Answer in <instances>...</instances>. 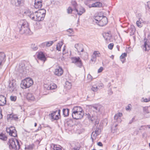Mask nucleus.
<instances>
[{
	"label": "nucleus",
	"instance_id": "f257e3e1",
	"mask_svg": "<svg viewBox=\"0 0 150 150\" xmlns=\"http://www.w3.org/2000/svg\"><path fill=\"white\" fill-rule=\"evenodd\" d=\"M90 108L92 112L88 113L86 115L88 119L93 122L94 120L98 119L96 114L97 113H101L103 111V108L100 105L96 104L90 106Z\"/></svg>",
	"mask_w": 150,
	"mask_h": 150
},
{
	"label": "nucleus",
	"instance_id": "f03ea898",
	"mask_svg": "<svg viewBox=\"0 0 150 150\" xmlns=\"http://www.w3.org/2000/svg\"><path fill=\"white\" fill-rule=\"evenodd\" d=\"M17 27L19 32L21 34L28 35L30 33V30L28 27V24L25 20L19 21L17 23Z\"/></svg>",
	"mask_w": 150,
	"mask_h": 150
},
{
	"label": "nucleus",
	"instance_id": "7ed1b4c3",
	"mask_svg": "<svg viewBox=\"0 0 150 150\" xmlns=\"http://www.w3.org/2000/svg\"><path fill=\"white\" fill-rule=\"evenodd\" d=\"M95 124L93 127V131L91 134V139H92V142L93 141V139H95L98 135L101 132V127L100 126H98L99 123V120L98 119H97L95 120Z\"/></svg>",
	"mask_w": 150,
	"mask_h": 150
},
{
	"label": "nucleus",
	"instance_id": "20e7f679",
	"mask_svg": "<svg viewBox=\"0 0 150 150\" xmlns=\"http://www.w3.org/2000/svg\"><path fill=\"white\" fill-rule=\"evenodd\" d=\"M45 13L46 11L44 9H41L35 12V16H36V18H35L34 16L32 15L33 20L38 21L43 20L45 16Z\"/></svg>",
	"mask_w": 150,
	"mask_h": 150
},
{
	"label": "nucleus",
	"instance_id": "39448f33",
	"mask_svg": "<svg viewBox=\"0 0 150 150\" xmlns=\"http://www.w3.org/2000/svg\"><path fill=\"white\" fill-rule=\"evenodd\" d=\"M33 83V81L31 78H27L22 81L21 86L22 88H29Z\"/></svg>",
	"mask_w": 150,
	"mask_h": 150
},
{
	"label": "nucleus",
	"instance_id": "423d86ee",
	"mask_svg": "<svg viewBox=\"0 0 150 150\" xmlns=\"http://www.w3.org/2000/svg\"><path fill=\"white\" fill-rule=\"evenodd\" d=\"M15 140L17 144V146L16 144L15 140L13 139H10L9 140L8 143V144L9 145L10 149H12L14 150H17L19 149L20 146L19 144L18 141L16 139Z\"/></svg>",
	"mask_w": 150,
	"mask_h": 150
},
{
	"label": "nucleus",
	"instance_id": "0eeeda50",
	"mask_svg": "<svg viewBox=\"0 0 150 150\" xmlns=\"http://www.w3.org/2000/svg\"><path fill=\"white\" fill-rule=\"evenodd\" d=\"M72 62L74 63L79 67L82 66L83 64L81 60L79 57H74L71 58Z\"/></svg>",
	"mask_w": 150,
	"mask_h": 150
},
{
	"label": "nucleus",
	"instance_id": "6e6552de",
	"mask_svg": "<svg viewBox=\"0 0 150 150\" xmlns=\"http://www.w3.org/2000/svg\"><path fill=\"white\" fill-rule=\"evenodd\" d=\"M6 131L11 136L14 137H16L17 136V131L14 127L11 126L9 128H6Z\"/></svg>",
	"mask_w": 150,
	"mask_h": 150
},
{
	"label": "nucleus",
	"instance_id": "1a4fd4ad",
	"mask_svg": "<svg viewBox=\"0 0 150 150\" xmlns=\"http://www.w3.org/2000/svg\"><path fill=\"white\" fill-rule=\"evenodd\" d=\"M84 115V112H72V116L74 119L78 120L82 118Z\"/></svg>",
	"mask_w": 150,
	"mask_h": 150
},
{
	"label": "nucleus",
	"instance_id": "9d476101",
	"mask_svg": "<svg viewBox=\"0 0 150 150\" xmlns=\"http://www.w3.org/2000/svg\"><path fill=\"white\" fill-rule=\"evenodd\" d=\"M74 47L78 52H83L84 51L83 45L81 43H77L75 45Z\"/></svg>",
	"mask_w": 150,
	"mask_h": 150
},
{
	"label": "nucleus",
	"instance_id": "9b49d317",
	"mask_svg": "<svg viewBox=\"0 0 150 150\" xmlns=\"http://www.w3.org/2000/svg\"><path fill=\"white\" fill-rule=\"evenodd\" d=\"M108 23L107 18L105 16H103L100 21L99 22L98 25L103 26L106 25Z\"/></svg>",
	"mask_w": 150,
	"mask_h": 150
},
{
	"label": "nucleus",
	"instance_id": "f8f14e48",
	"mask_svg": "<svg viewBox=\"0 0 150 150\" xmlns=\"http://www.w3.org/2000/svg\"><path fill=\"white\" fill-rule=\"evenodd\" d=\"M63 72V71L62 67H58L55 69L54 71V73L55 75L60 76L62 75Z\"/></svg>",
	"mask_w": 150,
	"mask_h": 150
},
{
	"label": "nucleus",
	"instance_id": "ddd939ff",
	"mask_svg": "<svg viewBox=\"0 0 150 150\" xmlns=\"http://www.w3.org/2000/svg\"><path fill=\"white\" fill-rule=\"evenodd\" d=\"M16 83L14 80H13L9 84L8 89L11 92L13 91L16 88Z\"/></svg>",
	"mask_w": 150,
	"mask_h": 150
},
{
	"label": "nucleus",
	"instance_id": "4468645a",
	"mask_svg": "<svg viewBox=\"0 0 150 150\" xmlns=\"http://www.w3.org/2000/svg\"><path fill=\"white\" fill-rule=\"evenodd\" d=\"M42 0H35V7L36 8H41L42 6Z\"/></svg>",
	"mask_w": 150,
	"mask_h": 150
},
{
	"label": "nucleus",
	"instance_id": "2eb2a0df",
	"mask_svg": "<svg viewBox=\"0 0 150 150\" xmlns=\"http://www.w3.org/2000/svg\"><path fill=\"white\" fill-rule=\"evenodd\" d=\"M103 36L107 41H110L111 39V35L108 32L103 33Z\"/></svg>",
	"mask_w": 150,
	"mask_h": 150
},
{
	"label": "nucleus",
	"instance_id": "dca6fc26",
	"mask_svg": "<svg viewBox=\"0 0 150 150\" xmlns=\"http://www.w3.org/2000/svg\"><path fill=\"white\" fill-rule=\"evenodd\" d=\"M122 116V114L121 113H119L116 114L114 116L115 120L118 122H120L121 121L120 118Z\"/></svg>",
	"mask_w": 150,
	"mask_h": 150
},
{
	"label": "nucleus",
	"instance_id": "f3484780",
	"mask_svg": "<svg viewBox=\"0 0 150 150\" xmlns=\"http://www.w3.org/2000/svg\"><path fill=\"white\" fill-rule=\"evenodd\" d=\"M6 103V98L2 95H0V106H3Z\"/></svg>",
	"mask_w": 150,
	"mask_h": 150
},
{
	"label": "nucleus",
	"instance_id": "a211bd4d",
	"mask_svg": "<svg viewBox=\"0 0 150 150\" xmlns=\"http://www.w3.org/2000/svg\"><path fill=\"white\" fill-rule=\"evenodd\" d=\"M102 4L99 2H96L95 3L92 4L91 5L89 6V7H97L100 8L102 6Z\"/></svg>",
	"mask_w": 150,
	"mask_h": 150
},
{
	"label": "nucleus",
	"instance_id": "6ab92c4d",
	"mask_svg": "<svg viewBox=\"0 0 150 150\" xmlns=\"http://www.w3.org/2000/svg\"><path fill=\"white\" fill-rule=\"evenodd\" d=\"M5 54L4 53L0 52V65L5 61Z\"/></svg>",
	"mask_w": 150,
	"mask_h": 150
},
{
	"label": "nucleus",
	"instance_id": "aec40b11",
	"mask_svg": "<svg viewBox=\"0 0 150 150\" xmlns=\"http://www.w3.org/2000/svg\"><path fill=\"white\" fill-rule=\"evenodd\" d=\"M143 49L145 51H148L150 49V43L146 41L144 42Z\"/></svg>",
	"mask_w": 150,
	"mask_h": 150
},
{
	"label": "nucleus",
	"instance_id": "412c9836",
	"mask_svg": "<svg viewBox=\"0 0 150 150\" xmlns=\"http://www.w3.org/2000/svg\"><path fill=\"white\" fill-rule=\"evenodd\" d=\"M72 112H83V110L81 107L79 106H76L74 107L73 108Z\"/></svg>",
	"mask_w": 150,
	"mask_h": 150
},
{
	"label": "nucleus",
	"instance_id": "4be33fe9",
	"mask_svg": "<svg viewBox=\"0 0 150 150\" xmlns=\"http://www.w3.org/2000/svg\"><path fill=\"white\" fill-rule=\"evenodd\" d=\"M12 4L16 6H18L23 2V0H12Z\"/></svg>",
	"mask_w": 150,
	"mask_h": 150
},
{
	"label": "nucleus",
	"instance_id": "5701e85b",
	"mask_svg": "<svg viewBox=\"0 0 150 150\" xmlns=\"http://www.w3.org/2000/svg\"><path fill=\"white\" fill-rule=\"evenodd\" d=\"M38 58L40 60L45 62L46 58L45 56L42 52H41L39 53L38 55Z\"/></svg>",
	"mask_w": 150,
	"mask_h": 150
},
{
	"label": "nucleus",
	"instance_id": "b1692460",
	"mask_svg": "<svg viewBox=\"0 0 150 150\" xmlns=\"http://www.w3.org/2000/svg\"><path fill=\"white\" fill-rule=\"evenodd\" d=\"M75 10L77 12V14L79 15H81L83 13L85 12V9L82 7H80L79 10L77 9H76Z\"/></svg>",
	"mask_w": 150,
	"mask_h": 150
},
{
	"label": "nucleus",
	"instance_id": "393cba45",
	"mask_svg": "<svg viewBox=\"0 0 150 150\" xmlns=\"http://www.w3.org/2000/svg\"><path fill=\"white\" fill-rule=\"evenodd\" d=\"M7 118L11 120H16L18 119V118L16 115L10 114L9 116H8Z\"/></svg>",
	"mask_w": 150,
	"mask_h": 150
},
{
	"label": "nucleus",
	"instance_id": "a878e982",
	"mask_svg": "<svg viewBox=\"0 0 150 150\" xmlns=\"http://www.w3.org/2000/svg\"><path fill=\"white\" fill-rule=\"evenodd\" d=\"M117 124H115L113 125L111 128V132L113 133H114L117 132Z\"/></svg>",
	"mask_w": 150,
	"mask_h": 150
},
{
	"label": "nucleus",
	"instance_id": "bb28decb",
	"mask_svg": "<svg viewBox=\"0 0 150 150\" xmlns=\"http://www.w3.org/2000/svg\"><path fill=\"white\" fill-rule=\"evenodd\" d=\"M27 98L28 99L31 100H34L35 99L33 95L32 94L30 93L28 94L27 96Z\"/></svg>",
	"mask_w": 150,
	"mask_h": 150
},
{
	"label": "nucleus",
	"instance_id": "cd10ccee",
	"mask_svg": "<svg viewBox=\"0 0 150 150\" xmlns=\"http://www.w3.org/2000/svg\"><path fill=\"white\" fill-rule=\"evenodd\" d=\"M54 43L53 41H50L48 42H46L42 43V45L45 46H46L47 47H50L51 45Z\"/></svg>",
	"mask_w": 150,
	"mask_h": 150
},
{
	"label": "nucleus",
	"instance_id": "c85d7f7f",
	"mask_svg": "<svg viewBox=\"0 0 150 150\" xmlns=\"http://www.w3.org/2000/svg\"><path fill=\"white\" fill-rule=\"evenodd\" d=\"M142 20L141 18H139V20L137 21L136 24L137 26L139 28H141L143 26V23L144 21L142 22H141Z\"/></svg>",
	"mask_w": 150,
	"mask_h": 150
},
{
	"label": "nucleus",
	"instance_id": "c756f323",
	"mask_svg": "<svg viewBox=\"0 0 150 150\" xmlns=\"http://www.w3.org/2000/svg\"><path fill=\"white\" fill-rule=\"evenodd\" d=\"M69 110L68 109H63V115L64 116L66 117L68 115Z\"/></svg>",
	"mask_w": 150,
	"mask_h": 150
},
{
	"label": "nucleus",
	"instance_id": "7c9ffc66",
	"mask_svg": "<svg viewBox=\"0 0 150 150\" xmlns=\"http://www.w3.org/2000/svg\"><path fill=\"white\" fill-rule=\"evenodd\" d=\"M149 108L147 106H145L143 107V111L145 114H148L149 113L150 111L149 110Z\"/></svg>",
	"mask_w": 150,
	"mask_h": 150
},
{
	"label": "nucleus",
	"instance_id": "2f4dec72",
	"mask_svg": "<svg viewBox=\"0 0 150 150\" xmlns=\"http://www.w3.org/2000/svg\"><path fill=\"white\" fill-rule=\"evenodd\" d=\"M57 88V85L54 83H52L50 84V90L55 89Z\"/></svg>",
	"mask_w": 150,
	"mask_h": 150
},
{
	"label": "nucleus",
	"instance_id": "473e14b6",
	"mask_svg": "<svg viewBox=\"0 0 150 150\" xmlns=\"http://www.w3.org/2000/svg\"><path fill=\"white\" fill-rule=\"evenodd\" d=\"M7 137L6 135L2 133H0V139L2 140L5 141L7 139Z\"/></svg>",
	"mask_w": 150,
	"mask_h": 150
},
{
	"label": "nucleus",
	"instance_id": "72a5a7b5",
	"mask_svg": "<svg viewBox=\"0 0 150 150\" xmlns=\"http://www.w3.org/2000/svg\"><path fill=\"white\" fill-rule=\"evenodd\" d=\"M103 16H97L96 17H95V20L96 21H97V22H96V23L98 24L99 22L100 21Z\"/></svg>",
	"mask_w": 150,
	"mask_h": 150
},
{
	"label": "nucleus",
	"instance_id": "f704fd0d",
	"mask_svg": "<svg viewBox=\"0 0 150 150\" xmlns=\"http://www.w3.org/2000/svg\"><path fill=\"white\" fill-rule=\"evenodd\" d=\"M65 87H66L68 89H69L71 88V83L68 81H67L65 82Z\"/></svg>",
	"mask_w": 150,
	"mask_h": 150
},
{
	"label": "nucleus",
	"instance_id": "c9c22d12",
	"mask_svg": "<svg viewBox=\"0 0 150 150\" xmlns=\"http://www.w3.org/2000/svg\"><path fill=\"white\" fill-rule=\"evenodd\" d=\"M33 12L29 10H26L24 11V13L26 14L27 16H29L30 18V15L32 14Z\"/></svg>",
	"mask_w": 150,
	"mask_h": 150
},
{
	"label": "nucleus",
	"instance_id": "e433bc0d",
	"mask_svg": "<svg viewBox=\"0 0 150 150\" xmlns=\"http://www.w3.org/2000/svg\"><path fill=\"white\" fill-rule=\"evenodd\" d=\"M63 45L62 42H59L57 45L56 49L57 50L59 51H60V49Z\"/></svg>",
	"mask_w": 150,
	"mask_h": 150
},
{
	"label": "nucleus",
	"instance_id": "4c0bfd02",
	"mask_svg": "<svg viewBox=\"0 0 150 150\" xmlns=\"http://www.w3.org/2000/svg\"><path fill=\"white\" fill-rule=\"evenodd\" d=\"M96 58L97 57L94 54H93L91 56V61L94 63L96 60Z\"/></svg>",
	"mask_w": 150,
	"mask_h": 150
},
{
	"label": "nucleus",
	"instance_id": "58836bf2",
	"mask_svg": "<svg viewBox=\"0 0 150 150\" xmlns=\"http://www.w3.org/2000/svg\"><path fill=\"white\" fill-rule=\"evenodd\" d=\"M98 89V88L96 85L93 86L91 88V90L94 92L97 91Z\"/></svg>",
	"mask_w": 150,
	"mask_h": 150
},
{
	"label": "nucleus",
	"instance_id": "ea45409f",
	"mask_svg": "<svg viewBox=\"0 0 150 150\" xmlns=\"http://www.w3.org/2000/svg\"><path fill=\"white\" fill-rule=\"evenodd\" d=\"M71 4L74 7L75 10H76L77 6L76 2L75 1H72L71 2Z\"/></svg>",
	"mask_w": 150,
	"mask_h": 150
},
{
	"label": "nucleus",
	"instance_id": "a19ab883",
	"mask_svg": "<svg viewBox=\"0 0 150 150\" xmlns=\"http://www.w3.org/2000/svg\"><path fill=\"white\" fill-rule=\"evenodd\" d=\"M51 150H61V149L57 146V145L53 144V148H52Z\"/></svg>",
	"mask_w": 150,
	"mask_h": 150
},
{
	"label": "nucleus",
	"instance_id": "79ce46f5",
	"mask_svg": "<svg viewBox=\"0 0 150 150\" xmlns=\"http://www.w3.org/2000/svg\"><path fill=\"white\" fill-rule=\"evenodd\" d=\"M24 68V65L23 64H22L21 65H20L19 70L21 71H20L21 72H22V71H23Z\"/></svg>",
	"mask_w": 150,
	"mask_h": 150
},
{
	"label": "nucleus",
	"instance_id": "37998d69",
	"mask_svg": "<svg viewBox=\"0 0 150 150\" xmlns=\"http://www.w3.org/2000/svg\"><path fill=\"white\" fill-rule=\"evenodd\" d=\"M93 54L95 55L96 57H100V55L99 52L98 51H95Z\"/></svg>",
	"mask_w": 150,
	"mask_h": 150
},
{
	"label": "nucleus",
	"instance_id": "c03bdc74",
	"mask_svg": "<svg viewBox=\"0 0 150 150\" xmlns=\"http://www.w3.org/2000/svg\"><path fill=\"white\" fill-rule=\"evenodd\" d=\"M44 88L47 90H50V84H45L44 85Z\"/></svg>",
	"mask_w": 150,
	"mask_h": 150
},
{
	"label": "nucleus",
	"instance_id": "a18cd8bd",
	"mask_svg": "<svg viewBox=\"0 0 150 150\" xmlns=\"http://www.w3.org/2000/svg\"><path fill=\"white\" fill-rule=\"evenodd\" d=\"M56 112H54L52 113L51 114L49 115L50 116L51 119L53 120L55 115Z\"/></svg>",
	"mask_w": 150,
	"mask_h": 150
},
{
	"label": "nucleus",
	"instance_id": "49530a36",
	"mask_svg": "<svg viewBox=\"0 0 150 150\" xmlns=\"http://www.w3.org/2000/svg\"><path fill=\"white\" fill-rule=\"evenodd\" d=\"M127 56L126 53H122L120 57V58L121 59H123L126 57Z\"/></svg>",
	"mask_w": 150,
	"mask_h": 150
},
{
	"label": "nucleus",
	"instance_id": "de8ad7c7",
	"mask_svg": "<svg viewBox=\"0 0 150 150\" xmlns=\"http://www.w3.org/2000/svg\"><path fill=\"white\" fill-rule=\"evenodd\" d=\"M129 31H131V32H132V33H133L135 31V28L133 26H132L131 28L129 29Z\"/></svg>",
	"mask_w": 150,
	"mask_h": 150
},
{
	"label": "nucleus",
	"instance_id": "09e8293b",
	"mask_svg": "<svg viewBox=\"0 0 150 150\" xmlns=\"http://www.w3.org/2000/svg\"><path fill=\"white\" fill-rule=\"evenodd\" d=\"M72 11L73 10L71 7H69L67 9V13L69 14L71 13H72Z\"/></svg>",
	"mask_w": 150,
	"mask_h": 150
},
{
	"label": "nucleus",
	"instance_id": "8fccbe9b",
	"mask_svg": "<svg viewBox=\"0 0 150 150\" xmlns=\"http://www.w3.org/2000/svg\"><path fill=\"white\" fill-rule=\"evenodd\" d=\"M16 96H11L10 97V99L11 100L14 101L16 100Z\"/></svg>",
	"mask_w": 150,
	"mask_h": 150
},
{
	"label": "nucleus",
	"instance_id": "3c124183",
	"mask_svg": "<svg viewBox=\"0 0 150 150\" xmlns=\"http://www.w3.org/2000/svg\"><path fill=\"white\" fill-rule=\"evenodd\" d=\"M114 46V44L113 43H111L109 44L108 45V48L110 50H112Z\"/></svg>",
	"mask_w": 150,
	"mask_h": 150
},
{
	"label": "nucleus",
	"instance_id": "603ef678",
	"mask_svg": "<svg viewBox=\"0 0 150 150\" xmlns=\"http://www.w3.org/2000/svg\"><path fill=\"white\" fill-rule=\"evenodd\" d=\"M87 78L89 81H90L92 80V77L90 74H89L88 75Z\"/></svg>",
	"mask_w": 150,
	"mask_h": 150
},
{
	"label": "nucleus",
	"instance_id": "864d4df0",
	"mask_svg": "<svg viewBox=\"0 0 150 150\" xmlns=\"http://www.w3.org/2000/svg\"><path fill=\"white\" fill-rule=\"evenodd\" d=\"M131 106V105L130 104H128L127 107L126 108V110L127 111L130 110Z\"/></svg>",
	"mask_w": 150,
	"mask_h": 150
},
{
	"label": "nucleus",
	"instance_id": "5fc2aeb1",
	"mask_svg": "<svg viewBox=\"0 0 150 150\" xmlns=\"http://www.w3.org/2000/svg\"><path fill=\"white\" fill-rule=\"evenodd\" d=\"M150 101V97L149 99L145 98L144 99L143 101H142V102H147Z\"/></svg>",
	"mask_w": 150,
	"mask_h": 150
},
{
	"label": "nucleus",
	"instance_id": "6e6d98bb",
	"mask_svg": "<svg viewBox=\"0 0 150 150\" xmlns=\"http://www.w3.org/2000/svg\"><path fill=\"white\" fill-rule=\"evenodd\" d=\"M147 7L148 10L150 11V1L147 2Z\"/></svg>",
	"mask_w": 150,
	"mask_h": 150
},
{
	"label": "nucleus",
	"instance_id": "4d7b16f0",
	"mask_svg": "<svg viewBox=\"0 0 150 150\" xmlns=\"http://www.w3.org/2000/svg\"><path fill=\"white\" fill-rule=\"evenodd\" d=\"M59 119V117L57 115H55L53 120H56Z\"/></svg>",
	"mask_w": 150,
	"mask_h": 150
},
{
	"label": "nucleus",
	"instance_id": "13d9d810",
	"mask_svg": "<svg viewBox=\"0 0 150 150\" xmlns=\"http://www.w3.org/2000/svg\"><path fill=\"white\" fill-rule=\"evenodd\" d=\"M103 67H100L99 68V69L98 70V73H99L101 72H102V71H103Z\"/></svg>",
	"mask_w": 150,
	"mask_h": 150
},
{
	"label": "nucleus",
	"instance_id": "bf43d9fd",
	"mask_svg": "<svg viewBox=\"0 0 150 150\" xmlns=\"http://www.w3.org/2000/svg\"><path fill=\"white\" fill-rule=\"evenodd\" d=\"M67 32H69L70 33H71L73 32V30L72 29H69L67 30Z\"/></svg>",
	"mask_w": 150,
	"mask_h": 150
},
{
	"label": "nucleus",
	"instance_id": "052dcab7",
	"mask_svg": "<svg viewBox=\"0 0 150 150\" xmlns=\"http://www.w3.org/2000/svg\"><path fill=\"white\" fill-rule=\"evenodd\" d=\"M32 15H33V16H34V18H35L36 17V16H35V12L34 13L33 12L32 14H31L30 15V18H31L33 20V18L32 17Z\"/></svg>",
	"mask_w": 150,
	"mask_h": 150
},
{
	"label": "nucleus",
	"instance_id": "680f3d73",
	"mask_svg": "<svg viewBox=\"0 0 150 150\" xmlns=\"http://www.w3.org/2000/svg\"><path fill=\"white\" fill-rule=\"evenodd\" d=\"M34 145H30L29 146V149L31 150L32 149Z\"/></svg>",
	"mask_w": 150,
	"mask_h": 150
},
{
	"label": "nucleus",
	"instance_id": "e2e57ef3",
	"mask_svg": "<svg viewBox=\"0 0 150 150\" xmlns=\"http://www.w3.org/2000/svg\"><path fill=\"white\" fill-rule=\"evenodd\" d=\"M109 94L110 95H112L113 93V92L112 91L111 89H110L109 91Z\"/></svg>",
	"mask_w": 150,
	"mask_h": 150
},
{
	"label": "nucleus",
	"instance_id": "0e129e2a",
	"mask_svg": "<svg viewBox=\"0 0 150 150\" xmlns=\"http://www.w3.org/2000/svg\"><path fill=\"white\" fill-rule=\"evenodd\" d=\"M98 145L99 146H103V144L101 142H99L98 143Z\"/></svg>",
	"mask_w": 150,
	"mask_h": 150
},
{
	"label": "nucleus",
	"instance_id": "69168bd1",
	"mask_svg": "<svg viewBox=\"0 0 150 150\" xmlns=\"http://www.w3.org/2000/svg\"><path fill=\"white\" fill-rule=\"evenodd\" d=\"M37 25H39L40 26H39V27L38 28L39 29H40L42 28V26L40 25V23H37Z\"/></svg>",
	"mask_w": 150,
	"mask_h": 150
},
{
	"label": "nucleus",
	"instance_id": "338daca9",
	"mask_svg": "<svg viewBox=\"0 0 150 150\" xmlns=\"http://www.w3.org/2000/svg\"><path fill=\"white\" fill-rule=\"evenodd\" d=\"M1 112L2 110H1V111H0V119L2 117V115L1 114Z\"/></svg>",
	"mask_w": 150,
	"mask_h": 150
},
{
	"label": "nucleus",
	"instance_id": "774afa93",
	"mask_svg": "<svg viewBox=\"0 0 150 150\" xmlns=\"http://www.w3.org/2000/svg\"><path fill=\"white\" fill-rule=\"evenodd\" d=\"M79 148L77 147L76 148H74V150H79Z\"/></svg>",
	"mask_w": 150,
	"mask_h": 150
}]
</instances>
